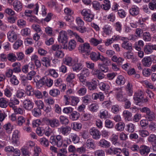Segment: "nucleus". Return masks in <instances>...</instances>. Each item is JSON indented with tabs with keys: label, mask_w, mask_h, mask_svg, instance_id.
<instances>
[{
	"label": "nucleus",
	"mask_w": 156,
	"mask_h": 156,
	"mask_svg": "<svg viewBox=\"0 0 156 156\" xmlns=\"http://www.w3.org/2000/svg\"><path fill=\"white\" fill-rule=\"evenodd\" d=\"M63 140L62 136L60 135L51 136L49 139L50 143L53 145L56 146L58 147H66L67 145L63 143Z\"/></svg>",
	"instance_id": "f257e3e1"
},
{
	"label": "nucleus",
	"mask_w": 156,
	"mask_h": 156,
	"mask_svg": "<svg viewBox=\"0 0 156 156\" xmlns=\"http://www.w3.org/2000/svg\"><path fill=\"white\" fill-rule=\"evenodd\" d=\"M80 13L85 21L90 22L94 19V15L89 9H84L80 11Z\"/></svg>",
	"instance_id": "f03ea898"
},
{
	"label": "nucleus",
	"mask_w": 156,
	"mask_h": 156,
	"mask_svg": "<svg viewBox=\"0 0 156 156\" xmlns=\"http://www.w3.org/2000/svg\"><path fill=\"white\" fill-rule=\"evenodd\" d=\"M116 99L119 101H124L126 100V94L122 87H118L114 89Z\"/></svg>",
	"instance_id": "7ed1b4c3"
},
{
	"label": "nucleus",
	"mask_w": 156,
	"mask_h": 156,
	"mask_svg": "<svg viewBox=\"0 0 156 156\" xmlns=\"http://www.w3.org/2000/svg\"><path fill=\"white\" fill-rule=\"evenodd\" d=\"M68 39L67 33L66 31L62 30L60 32L58 38V40L59 43L65 46L66 44L67 43Z\"/></svg>",
	"instance_id": "20e7f679"
},
{
	"label": "nucleus",
	"mask_w": 156,
	"mask_h": 156,
	"mask_svg": "<svg viewBox=\"0 0 156 156\" xmlns=\"http://www.w3.org/2000/svg\"><path fill=\"white\" fill-rule=\"evenodd\" d=\"M20 132L18 130H14L12 133L11 138V143L14 146L17 147L19 144V135Z\"/></svg>",
	"instance_id": "39448f33"
},
{
	"label": "nucleus",
	"mask_w": 156,
	"mask_h": 156,
	"mask_svg": "<svg viewBox=\"0 0 156 156\" xmlns=\"http://www.w3.org/2000/svg\"><path fill=\"white\" fill-rule=\"evenodd\" d=\"M79 50L82 53H85L87 55H89L90 51L92 50L90 44L87 42L80 45L79 47Z\"/></svg>",
	"instance_id": "423d86ee"
},
{
	"label": "nucleus",
	"mask_w": 156,
	"mask_h": 156,
	"mask_svg": "<svg viewBox=\"0 0 156 156\" xmlns=\"http://www.w3.org/2000/svg\"><path fill=\"white\" fill-rule=\"evenodd\" d=\"M121 40L122 41V47L125 49L130 51L132 49V44L129 42L128 39L126 37H122Z\"/></svg>",
	"instance_id": "0eeeda50"
},
{
	"label": "nucleus",
	"mask_w": 156,
	"mask_h": 156,
	"mask_svg": "<svg viewBox=\"0 0 156 156\" xmlns=\"http://www.w3.org/2000/svg\"><path fill=\"white\" fill-rule=\"evenodd\" d=\"M72 66L73 71L76 72L80 70L83 67L82 64L78 62V59L77 58H75L73 60V63Z\"/></svg>",
	"instance_id": "6e6552de"
},
{
	"label": "nucleus",
	"mask_w": 156,
	"mask_h": 156,
	"mask_svg": "<svg viewBox=\"0 0 156 156\" xmlns=\"http://www.w3.org/2000/svg\"><path fill=\"white\" fill-rule=\"evenodd\" d=\"M89 133L94 139L98 140L101 137V132L98 130L94 127H93L90 129Z\"/></svg>",
	"instance_id": "1a4fd4ad"
},
{
	"label": "nucleus",
	"mask_w": 156,
	"mask_h": 156,
	"mask_svg": "<svg viewBox=\"0 0 156 156\" xmlns=\"http://www.w3.org/2000/svg\"><path fill=\"white\" fill-rule=\"evenodd\" d=\"M71 128L68 126H62L58 128V131L64 136L68 135L70 132Z\"/></svg>",
	"instance_id": "9d476101"
},
{
	"label": "nucleus",
	"mask_w": 156,
	"mask_h": 156,
	"mask_svg": "<svg viewBox=\"0 0 156 156\" xmlns=\"http://www.w3.org/2000/svg\"><path fill=\"white\" fill-rule=\"evenodd\" d=\"M46 121L47 122V124L50 125L52 128L57 127L60 125L58 120L56 118L51 119H47Z\"/></svg>",
	"instance_id": "9b49d317"
},
{
	"label": "nucleus",
	"mask_w": 156,
	"mask_h": 156,
	"mask_svg": "<svg viewBox=\"0 0 156 156\" xmlns=\"http://www.w3.org/2000/svg\"><path fill=\"white\" fill-rule=\"evenodd\" d=\"M34 103L29 99L25 100L23 102V107L26 110H30L33 108Z\"/></svg>",
	"instance_id": "f8f14e48"
},
{
	"label": "nucleus",
	"mask_w": 156,
	"mask_h": 156,
	"mask_svg": "<svg viewBox=\"0 0 156 156\" xmlns=\"http://www.w3.org/2000/svg\"><path fill=\"white\" fill-rule=\"evenodd\" d=\"M89 55L91 59L94 62H96L98 60H100L101 57L102 56L101 55L99 52L96 53L93 51L90 53Z\"/></svg>",
	"instance_id": "ddd939ff"
},
{
	"label": "nucleus",
	"mask_w": 156,
	"mask_h": 156,
	"mask_svg": "<svg viewBox=\"0 0 156 156\" xmlns=\"http://www.w3.org/2000/svg\"><path fill=\"white\" fill-rule=\"evenodd\" d=\"M103 30L102 35L104 37H105V35L108 36L111 34L112 28L110 25H106L103 27Z\"/></svg>",
	"instance_id": "4468645a"
},
{
	"label": "nucleus",
	"mask_w": 156,
	"mask_h": 156,
	"mask_svg": "<svg viewBox=\"0 0 156 156\" xmlns=\"http://www.w3.org/2000/svg\"><path fill=\"white\" fill-rule=\"evenodd\" d=\"M143 93L141 90H138L136 92L134 96L133 99L136 103H138L141 101L143 98Z\"/></svg>",
	"instance_id": "2eb2a0df"
},
{
	"label": "nucleus",
	"mask_w": 156,
	"mask_h": 156,
	"mask_svg": "<svg viewBox=\"0 0 156 156\" xmlns=\"http://www.w3.org/2000/svg\"><path fill=\"white\" fill-rule=\"evenodd\" d=\"M7 37L10 42H13L17 39V35L13 31H10L7 33Z\"/></svg>",
	"instance_id": "dca6fc26"
},
{
	"label": "nucleus",
	"mask_w": 156,
	"mask_h": 156,
	"mask_svg": "<svg viewBox=\"0 0 156 156\" xmlns=\"http://www.w3.org/2000/svg\"><path fill=\"white\" fill-rule=\"evenodd\" d=\"M98 116L101 119H106L109 118L110 116L108 111L104 109L100 110Z\"/></svg>",
	"instance_id": "f3484780"
},
{
	"label": "nucleus",
	"mask_w": 156,
	"mask_h": 156,
	"mask_svg": "<svg viewBox=\"0 0 156 156\" xmlns=\"http://www.w3.org/2000/svg\"><path fill=\"white\" fill-rule=\"evenodd\" d=\"M141 62L144 66L149 67L152 64V59L150 56H146L142 59Z\"/></svg>",
	"instance_id": "a211bd4d"
},
{
	"label": "nucleus",
	"mask_w": 156,
	"mask_h": 156,
	"mask_svg": "<svg viewBox=\"0 0 156 156\" xmlns=\"http://www.w3.org/2000/svg\"><path fill=\"white\" fill-rule=\"evenodd\" d=\"M76 41L72 39L70 40L68 43V45L67 46L66 45L64 46V48H68L70 51H72L74 50L76 47Z\"/></svg>",
	"instance_id": "6ab92c4d"
},
{
	"label": "nucleus",
	"mask_w": 156,
	"mask_h": 156,
	"mask_svg": "<svg viewBox=\"0 0 156 156\" xmlns=\"http://www.w3.org/2000/svg\"><path fill=\"white\" fill-rule=\"evenodd\" d=\"M13 6L14 10L17 12L21 11L23 8L22 4L18 0H15L13 3Z\"/></svg>",
	"instance_id": "aec40b11"
},
{
	"label": "nucleus",
	"mask_w": 156,
	"mask_h": 156,
	"mask_svg": "<svg viewBox=\"0 0 156 156\" xmlns=\"http://www.w3.org/2000/svg\"><path fill=\"white\" fill-rule=\"evenodd\" d=\"M98 145L101 147L107 148L110 147L111 144L109 142L105 139H102L99 142Z\"/></svg>",
	"instance_id": "412c9836"
},
{
	"label": "nucleus",
	"mask_w": 156,
	"mask_h": 156,
	"mask_svg": "<svg viewBox=\"0 0 156 156\" xmlns=\"http://www.w3.org/2000/svg\"><path fill=\"white\" fill-rule=\"evenodd\" d=\"M130 14L133 16L137 15L139 13V9L136 5H133L129 10Z\"/></svg>",
	"instance_id": "4be33fe9"
},
{
	"label": "nucleus",
	"mask_w": 156,
	"mask_h": 156,
	"mask_svg": "<svg viewBox=\"0 0 156 156\" xmlns=\"http://www.w3.org/2000/svg\"><path fill=\"white\" fill-rule=\"evenodd\" d=\"M97 84V83L96 81L94 80L91 82L88 81L85 86L87 87L90 90H93L96 89Z\"/></svg>",
	"instance_id": "5701e85b"
},
{
	"label": "nucleus",
	"mask_w": 156,
	"mask_h": 156,
	"mask_svg": "<svg viewBox=\"0 0 156 156\" xmlns=\"http://www.w3.org/2000/svg\"><path fill=\"white\" fill-rule=\"evenodd\" d=\"M23 86L25 87L26 92L28 95L30 96L33 95L34 90L32 86L28 84V83H26L25 85Z\"/></svg>",
	"instance_id": "b1692460"
},
{
	"label": "nucleus",
	"mask_w": 156,
	"mask_h": 156,
	"mask_svg": "<svg viewBox=\"0 0 156 156\" xmlns=\"http://www.w3.org/2000/svg\"><path fill=\"white\" fill-rule=\"evenodd\" d=\"M44 29L45 32L48 36L53 37L55 35V33L52 27L47 26L44 28Z\"/></svg>",
	"instance_id": "393cba45"
},
{
	"label": "nucleus",
	"mask_w": 156,
	"mask_h": 156,
	"mask_svg": "<svg viewBox=\"0 0 156 156\" xmlns=\"http://www.w3.org/2000/svg\"><path fill=\"white\" fill-rule=\"evenodd\" d=\"M149 147L145 146H142L140 147V152L141 155L147 154L150 151Z\"/></svg>",
	"instance_id": "a878e982"
},
{
	"label": "nucleus",
	"mask_w": 156,
	"mask_h": 156,
	"mask_svg": "<svg viewBox=\"0 0 156 156\" xmlns=\"http://www.w3.org/2000/svg\"><path fill=\"white\" fill-rule=\"evenodd\" d=\"M111 60L115 62H116L120 65L122 64L124 59L121 57H118L116 55H113L111 58Z\"/></svg>",
	"instance_id": "bb28decb"
},
{
	"label": "nucleus",
	"mask_w": 156,
	"mask_h": 156,
	"mask_svg": "<svg viewBox=\"0 0 156 156\" xmlns=\"http://www.w3.org/2000/svg\"><path fill=\"white\" fill-rule=\"evenodd\" d=\"M126 90L128 95L132 96L133 94V87L132 84L128 82L126 87Z\"/></svg>",
	"instance_id": "cd10ccee"
},
{
	"label": "nucleus",
	"mask_w": 156,
	"mask_h": 156,
	"mask_svg": "<svg viewBox=\"0 0 156 156\" xmlns=\"http://www.w3.org/2000/svg\"><path fill=\"white\" fill-rule=\"evenodd\" d=\"M89 41L92 45L96 46L102 43V39L98 40L94 37H92L90 39Z\"/></svg>",
	"instance_id": "c85d7f7f"
},
{
	"label": "nucleus",
	"mask_w": 156,
	"mask_h": 156,
	"mask_svg": "<svg viewBox=\"0 0 156 156\" xmlns=\"http://www.w3.org/2000/svg\"><path fill=\"white\" fill-rule=\"evenodd\" d=\"M70 98L71 100L70 105L73 106H76L80 101V98L77 96H71Z\"/></svg>",
	"instance_id": "c756f323"
},
{
	"label": "nucleus",
	"mask_w": 156,
	"mask_h": 156,
	"mask_svg": "<svg viewBox=\"0 0 156 156\" xmlns=\"http://www.w3.org/2000/svg\"><path fill=\"white\" fill-rule=\"evenodd\" d=\"M19 103V101L17 98H11L10 99L9 105L10 107L14 108L16 107L15 105H18Z\"/></svg>",
	"instance_id": "7c9ffc66"
},
{
	"label": "nucleus",
	"mask_w": 156,
	"mask_h": 156,
	"mask_svg": "<svg viewBox=\"0 0 156 156\" xmlns=\"http://www.w3.org/2000/svg\"><path fill=\"white\" fill-rule=\"evenodd\" d=\"M3 128L8 134L11 133L13 129V125L9 122L5 124L3 126Z\"/></svg>",
	"instance_id": "2f4dec72"
},
{
	"label": "nucleus",
	"mask_w": 156,
	"mask_h": 156,
	"mask_svg": "<svg viewBox=\"0 0 156 156\" xmlns=\"http://www.w3.org/2000/svg\"><path fill=\"white\" fill-rule=\"evenodd\" d=\"M125 82V80L124 77L121 75L118 76L115 80L116 83L118 85L120 86L124 85Z\"/></svg>",
	"instance_id": "473e14b6"
},
{
	"label": "nucleus",
	"mask_w": 156,
	"mask_h": 156,
	"mask_svg": "<svg viewBox=\"0 0 156 156\" xmlns=\"http://www.w3.org/2000/svg\"><path fill=\"white\" fill-rule=\"evenodd\" d=\"M144 51L147 54H150L152 53L153 51L151 44H146L144 47Z\"/></svg>",
	"instance_id": "72a5a7b5"
},
{
	"label": "nucleus",
	"mask_w": 156,
	"mask_h": 156,
	"mask_svg": "<svg viewBox=\"0 0 156 156\" xmlns=\"http://www.w3.org/2000/svg\"><path fill=\"white\" fill-rule=\"evenodd\" d=\"M101 8L105 10H108L111 7L110 3L109 1L105 0L104 4L101 5Z\"/></svg>",
	"instance_id": "f704fd0d"
},
{
	"label": "nucleus",
	"mask_w": 156,
	"mask_h": 156,
	"mask_svg": "<svg viewBox=\"0 0 156 156\" xmlns=\"http://www.w3.org/2000/svg\"><path fill=\"white\" fill-rule=\"evenodd\" d=\"M71 126L73 130L78 131L81 129L82 125L80 123L75 122L72 123Z\"/></svg>",
	"instance_id": "c9c22d12"
},
{
	"label": "nucleus",
	"mask_w": 156,
	"mask_h": 156,
	"mask_svg": "<svg viewBox=\"0 0 156 156\" xmlns=\"http://www.w3.org/2000/svg\"><path fill=\"white\" fill-rule=\"evenodd\" d=\"M63 61L64 64L69 66H72L73 63L72 58L69 56H66L65 58L63 59Z\"/></svg>",
	"instance_id": "e433bc0d"
},
{
	"label": "nucleus",
	"mask_w": 156,
	"mask_h": 156,
	"mask_svg": "<svg viewBox=\"0 0 156 156\" xmlns=\"http://www.w3.org/2000/svg\"><path fill=\"white\" fill-rule=\"evenodd\" d=\"M86 144L87 148L89 149H94L95 147L94 141L91 138L88 139L87 140Z\"/></svg>",
	"instance_id": "4c0bfd02"
},
{
	"label": "nucleus",
	"mask_w": 156,
	"mask_h": 156,
	"mask_svg": "<svg viewBox=\"0 0 156 156\" xmlns=\"http://www.w3.org/2000/svg\"><path fill=\"white\" fill-rule=\"evenodd\" d=\"M26 119L22 116H20L18 117L16 120V123L19 126H21L25 122Z\"/></svg>",
	"instance_id": "58836bf2"
},
{
	"label": "nucleus",
	"mask_w": 156,
	"mask_h": 156,
	"mask_svg": "<svg viewBox=\"0 0 156 156\" xmlns=\"http://www.w3.org/2000/svg\"><path fill=\"white\" fill-rule=\"evenodd\" d=\"M145 117L149 121H152L154 120L155 118L154 113L151 111L148 113L146 114Z\"/></svg>",
	"instance_id": "ea45409f"
},
{
	"label": "nucleus",
	"mask_w": 156,
	"mask_h": 156,
	"mask_svg": "<svg viewBox=\"0 0 156 156\" xmlns=\"http://www.w3.org/2000/svg\"><path fill=\"white\" fill-rule=\"evenodd\" d=\"M144 45V42L142 40H139L134 44V48L136 50H141Z\"/></svg>",
	"instance_id": "a19ab883"
},
{
	"label": "nucleus",
	"mask_w": 156,
	"mask_h": 156,
	"mask_svg": "<svg viewBox=\"0 0 156 156\" xmlns=\"http://www.w3.org/2000/svg\"><path fill=\"white\" fill-rule=\"evenodd\" d=\"M64 55L65 53L64 52L61 50L56 51L54 54L55 57L58 58H62Z\"/></svg>",
	"instance_id": "79ce46f5"
},
{
	"label": "nucleus",
	"mask_w": 156,
	"mask_h": 156,
	"mask_svg": "<svg viewBox=\"0 0 156 156\" xmlns=\"http://www.w3.org/2000/svg\"><path fill=\"white\" fill-rule=\"evenodd\" d=\"M99 106L96 103H93L89 106V110L93 112H97Z\"/></svg>",
	"instance_id": "37998d69"
},
{
	"label": "nucleus",
	"mask_w": 156,
	"mask_h": 156,
	"mask_svg": "<svg viewBox=\"0 0 156 156\" xmlns=\"http://www.w3.org/2000/svg\"><path fill=\"white\" fill-rule=\"evenodd\" d=\"M77 76L79 79L80 84L85 86L88 82L86 79V77L83 76L79 74H77Z\"/></svg>",
	"instance_id": "c03bdc74"
},
{
	"label": "nucleus",
	"mask_w": 156,
	"mask_h": 156,
	"mask_svg": "<svg viewBox=\"0 0 156 156\" xmlns=\"http://www.w3.org/2000/svg\"><path fill=\"white\" fill-rule=\"evenodd\" d=\"M8 101L7 99L3 98H0V107L2 108H5L8 105Z\"/></svg>",
	"instance_id": "a18cd8bd"
},
{
	"label": "nucleus",
	"mask_w": 156,
	"mask_h": 156,
	"mask_svg": "<svg viewBox=\"0 0 156 156\" xmlns=\"http://www.w3.org/2000/svg\"><path fill=\"white\" fill-rule=\"evenodd\" d=\"M60 94V91L57 89H52L49 92V94L53 97H56Z\"/></svg>",
	"instance_id": "49530a36"
},
{
	"label": "nucleus",
	"mask_w": 156,
	"mask_h": 156,
	"mask_svg": "<svg viewBox=\"0 0 156 156\" xmlns=\"http://www.w3.org/2000/svg\"><path fill=\"white\" fill-rule=\"evenodd\" d=\"M122 26L121 23L119 21L116 22L113 25V27L115 30L119 33H121L122 31Z\"/></svg>",
	"instance_id": "de8ad7c7"
},
{
	"label": "nucleus",
	"mask_w": 156,
	"mask_h": 156,
	"mask_svg": "<svg viewBox=\"0 0 156 156\" xmlns=\"http://www.w3.org/2000/svg\"><path fill=\"white\" fill-rule=\"evenodd\" d=\"M17 24L19 27L22 28L26 26L27 22L23 19H20L17 21Z\"/></svg>",
	"instance_id": "09e8293b"
},
{
	"label": "nucleus",
	"mask_w": 156,
	"mask_h": 156,
	"mask_svg": "<svg viewBox=\"0 0 156 156\" xmlns=\"http://www.w3.org/2000/svg\"><path fill=\"white\" fill-rule=\"evenodd\" d=\"M135 126L132 123H129L126 126V130L129 132H133L134 131Z\"/></svg>",
	"instance_id": "8fccbe9b"
},
{
	"label": "nucleus",
	"mask_w": 156,
	"mask_h": 156,
	"mask_svg": "<svg viewBox=\"0 0 156 156\" xmlns=\"http://www.w3.org/2000/svg\"><path fill=\"white\" fill-rule=\"evenodd\" d=\"M61 123L62 124L67 125L69 122L67 117L63 115H61L59 118Z\"/></svg>",
	"instance_id": "3c124183"
},
{
	"label": "nucleus",
	"mask_w": 156,
	"mask_h": 156,
	"mask_svg": "<svg viewBox=\"0 0 156 156\" xmlns=\"http://www.w3.org/2000/svg\"><path fill=\"white\" fill-rule=\"evenodd\" d=\"M125 127V124L123 122H119L117 123L115 126L116 129L119 131H123Z\"/></svg>",
	"instance_id": "603ef678"
},
{
	"label": "nucleus",
	"mask_w": 156,
	"mask_h": 156,
	"mask_svg": "<svg viewBox=\"0 0 156 156\" xmlns=\"http://www.w3.org/2000/svg\"><path fill=\"white\" fill-rule=\"evenodd\" d=\"M148 129L152 132L156 131V122H151L148 124Z\"/></svg>",
	"instance_id": "864d4df0"
},
{
	"label": "nucleus",
	"mask_w": 156,
	"mask_h": 156,
	"mask_svg": "<svg viewBox=\"0 0 156 156\" xmlns=\"http://www.w3.org/2000/svg\"><path fill=\"white\" fill-rule=\"evenodd\" d=\"M7 59L10 61L14 62L16 60L17 58L14 53H10L7 55Z\"/></svg>",
	"instance_id": "5fc2aeb1"
},
{
	"label": "nucleus",
	"mask_w": 156,
	"mask_h": 156,
	"mask_svg": "<svg viewBox=\"0 0 156 156\" xmlns=\"http://www.w3.org/2000/svg\"><path fill=\"white\" fill-rule=\"evenodd\" d=\"M43 62V65L46 67H48L50 66V60L49 59L46 57H44L42 59Z\"/></svg>",
	"instance_id": "6e6d98bb"
},
{
	"label": "nucleus",
	"mask_w": 156,
	"mask_h": 156,
	"mask_svg": "<svg viewBox=\"0 0 156 156\" xmlns=\"http://www.w3.org/2000/svg\"><path fill=\"white\" fill-rule=\"evenodd\" d=\"M79 113L77 112L74 111L71 114L70 117L72 120H76L79 118Z\"/></svg>",
	"instance_id": "4d7b16f0"
},
{
	"label": "nucleus",
	"mask_w": 156,
	"mask_h": 156,
	"mask_svg": "<svg viewBox=\"0 0 156 156\" xmlns=\"http://www.w3.org/2000/svg\"><path fill=\"white\" fill-rule=\"evenodd\" d=\"M32 27L33 29L37 33L40 34L41 35L42 34L43 31L39 25L36 24H33L32 25Z\"/></svg>",
	"instance_id": "13d9d810"
},
{
	"label": "nucleus",
	"mask_w": 156,
	"mask_h": 156,
	"mask_svg": "<svg viewBox=\"0 0 156 156\" xmlns=\"http://www.w3.org/2000/svg\"><path fill=\"white\" fill-rule=\"evenodd\" d=\"M122 115L126 120H129V119L132 117V114L129 111L125 110L123 112Z\"/></svg>",
	"instance_id": "bf43d9fd"
},
{
	"label": "nucleus",
	"mask_w": 156,
	"mask_h": 156,
	"mask_svg": "<svg viewBox=\"0 0 156 156\" xmlns=\"http://www.w3.org/2000/svg\"><path fill=\"white\" fill-rule=\"evenodd\" d=\"M34 102L35 104L37 107V108L40 109H43L44 104L42 101L41 100H35Z\"/></svg>",
	"instance_id": "052dcab7"
},
{
	"label": "nucleus",
	"mask_w": 156,
	"mask_h": 156,
	"mask_svg": "<svg viewBox=\"0 0 156 156\" xmlns=\"http://www.w3.org/2000/svg\"><path fill=\"white\" fill-rule=\"evenodd\" d=\"M70 138L74 144H77L79 142L80 138L76 134H72L70 136Z\"/></svg>",
	"instance_id": "680f3d73"
},
{
	"label": "nucleus",
	"mask_w": 156,
	"mask_h": 156,
	"mask_svg": "<svg viewBox=\"0 0 156 156\" xmlns=\"http://www.w3.org/2000/svg\"><path fill=\"white\" fill-rule=\"evenodd\" d=\"M32 113L34 116L37 117L41 115V112L40 109L35 108L32 110Z\"/></svg>",
	"instance_id": "e2e57ef3"
},
{
	"label": "nucleus",
	"mask_w": 156,
	"mask_h": 156,
	"mask_svg": "<svg viewBox=\"0 0 156 156\" xmlns=\"http://www.w3.org/2000/svg\"><path fill=\"white\" fill-rule=\"evenodd\" d=\"M148 140L152 144H156V136L154 134H151L148 137Z\"/></svg>",
	"instance_id": "0e129e2a"
},
{
	"label": "nucleus",
	"mask_w": 156,
	"mask_h": 156,
	"mask_svg": "<svg viewBox=\"0 0 156 156\" xmlns=\"http://www.w3.org/2000/svg\"><path fill=\"white\" fill-rule=\"evenodd\" d=\"M93 8L95 10H100L101 9V6L100 3L97 1H94L92 3Z\"/></svg>",
	"instance_id": "69168bd1"
},
{
	"label": "nucleus",
	"mask_w": 156,
	"mask_h": 156,
	"mask_svg": "<svg viewBox=\"0 0 156 156\" xmlns=\"http://www.w3.org/2000/svg\"><path fill=\"white\" fill-rule=\"evenodd\" d=\"M21 33L22 35L24 36H27L30 34V30L28 28L25 27L21 30Z\"/></svg>",
	"instance_id": "338daca9"
},
{
	"label": "nucleus",
	"mask_w": 156,
	"mask_h": 156,
	"mask_svg": "<svg viewBox=\"0 0 156 156\" xmlns=\"http://www.w3.org/2000/svg\"><path fill=\"white\" fill-rule=\"evenodd\" d=\"M149 7L151 10H156V0H152L149 3Z\"/></svg>",
	"instance_id": "774afa93"
}]
</instances>
